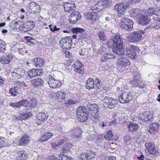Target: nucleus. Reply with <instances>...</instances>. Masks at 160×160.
Wrapping results in <instances>:
<instances>
[{"instance_id":"obj_25","label":"nucleus","mask_w":160,"mask_h":160,"mask_svg":"<svg viewBox=\"0 0 160 160\" xmlns=\"http://www.w3.org/2000/svg\"><path fill=\"white\" fill-rule=\"evenodd\" d=\"M30 137L27 134L23 135L21 138L19 143L21 146H25L27 145L30 141Z\"/></svg>"},{"instance_id":"obj_21","label":"nucleus","mask_w":160,"mask_h":160,"mask_svg":"<svg viewBox=\"0 0 160 160\" xmlns=\"http://www.w3.org/2000/svg\"><path fill=\"white\" fill-rule=\"evenodd\" d=\"M138 20L141 24L144 25L148 23L150 19L148 17V15L146 13H144L143 15L141 14Z\"/></svg>"},{"instance_id":"obj_20","label":"nucleus","mask_w":160,"mask_h":160,"mask_svg":"<svg viewBox=\"0 0 160 160\" xmlns=\"http://www.w3.org/2000/svg\"><path fill=\"white\" fill-rule=\"evenodd\" d=\"M140 9L136 8L132 10L130 12V17L135 20L138 19L141 16Z\"/></svg>"},{"instance_id":"obj_60","label":"nucleus","mask_w":160,"mask_h":160,"mask_svg":"<svg viewBox=\"0 0 160 160\" xmlns=\"http://www.w3.org/2000/svg\"><path fill=\"white\" fill-rule=\"evenodd\" d=\"M94 82V85L97 84L98 83H101L102 82L101 80L98 78H97L95 80Z\"/></svg>"},{"instance_id":"obj_39","label":"nucleus","mask_w":160,"mask_h":160,"mask_svg":"<svg viewBox=\"0 0 160 160\" xmlns=\"http://www.w3.org/2000/svg\"><path fill=\"white\" fill-rule=\"evenodd\" d=\"M104 138L108 140H114L116 139L114 137L111 131H109L107 132L104 136Z\"/></svg>"},{"instance_id":"obj_27","label":"nucleus","mask_w":160,"mask_h":160,"mask_svg":"<svg viewBox=\"0 0 160 160\" xmlns=\"http://www.w3.org/2000/svg\"><path fill=\"white\" fill-rule=\"evenodd\" d=\"M113 52L119 55H123L125 53L124 50L122 45L114 47L112 48Z\"/></svg>"},{"instance_id":"obj_33","label":"nucleus","mask_w":160,"mask_h":160,"mask_svg":"<svg viewBox=\"0 0 160 160\" xmlns=\"http://www.w3.org/2000/svg\"><path fill=\"white\" fill-rule=\"evenodd\" d=\"M33 61V64L37 67H42L44 65V60L40 58H35Z\"/></svg>"},{"instance_id":"obj_30","label":"nucleus","mask_w":160,"mask_h":160,"mask_svg":"<svg viewBox=\"0 0 160 160\" xmlns=\"http://www.w3.org/2000/svg\"><path fill=\"white\" fill-rule=\"evenodd\" d=\"M145 147L149 153L154 155L156 153L155 148L152 144L146 143L145 144Z\"/></svg>"},{"instance_id":"obj_16","label":"nucleus","mask_w":160,"mask_h":160,"mask_svg":"<svg viewBox=\"0 0 160 160\" xmlns=\"http://www.w3.org/2000/svg\"><path fill=\"white\" fill-rule=\"evenodd\" d=\"M117 63L118 65L122 67H125L130 64L129 59L125 57L120 58L117 60Z\"/></svg>"},{"instance_id":"obj_52","label":"nucleus","mask_w":160,"mask_h":160,"mask_svg":"<svg viewBox=\"0 0 160 160\" xmlns=\"http://www.w3.org/2000/svg\"><path fill=\"white\" fill-rule=\"evenodd\" d=\"M18 156L22 159L25 160L27 158V154L24 152L21 151L18 153Z\"/></svg>"},{"instance_id":"obj_2","label":"nucleus","mask_w":160,"mask_h":160,"mask_svg":"<svg viewBox=\"0 0 160 160\" xmlns=\"http://www.w3.org/2000/svg\"><path fill=\"white\" fill-rule=\"evenodd\" d=\"M120 27L128 31H131L132 28L133 22L129 19L122 18L119 23Z\"/></svg>"},{"instance_id":"obj_63","label":"nucleus","mask_w":160,"mask_h":160,"mask_svg":"<svg viewBox=\"0 0 160 160\" xmlns=\"http://www.w3.org/2000/svg\"><path fill=\"white\" fill-rule=\"evenodd\" d=\"M66 140V138H64L62 139H61L60 141L58 142H59L60 145L62 144L63 143H64L65 142Z\"/></svg>"},{"instance_id":"obj_62","label":"nucleus","mask_w":160,"mask_h":160,"mask_svg":"<svg viewBox=\"0 0 160 160\" xmlns=\"http://www.w3.org/2000/svg\"><path fill=\"white\" fill-rule=\"evenodd\" d=\"M102 83H98L97 84H95V87L96 88L98 89H99L102 86Z\"/></svg>"},{"instance_id":"obj_53","label":"nucleus","mask_w":160,"mask_h":160,"mask_svg":"<svg viewBox=\"0 0 160 160\" xmlns=\"http://www.w3.org/2000/svg\"><path fill=\"white\" fill-rule=\"evenodd\" d=\"M77 102L75 100H73L72 99H70L66 101V103L69 105H72L75 104Z\"/></svg>"},{"instance_id":"obj_4","label":"nucleus","mask_w":160,"mask_h":160,"mask_svg":"<svg viewBox=\"0 0 160 160\" xmlns=\"http://www.w3.org/2000/svg\"><path fill=\"white\" fill-rule=\"evenodd\" d=\"M118 100L121 103H126L132 99V93L125 91H122L118 97Z\"/></svg>"},{"instance_id":"obj_43","label":"nucleus","mask_w":160,"mask_h":160,"mask_svg":"<svg viewBox=\"0 0 160 160\" xmlns=\"http://www.w3.org/2000/svg\"><path fill=\"white\" fill-rule=\"evenodd\" d=\"M5 50V43L3 40L0 39V52H4Z\"/></svg>"},{"instance_id":"obj_6","label":"nucleus","mask_w":160,"mask_h":160,"mask_svg":"<svg viewBox=\"0 0 160 160\" xmlns=\"http://www.w3.org/2000/svg\"><path fill=\"white\" fill-rule=\"evenodd\" d=\"M102 100L104 102V105L110 108L114 107L117 102V100L109 97L104 96L102 98Z\"/></svg>"},{"instance_id":"obj_32","label":"nucleus","mask_w":160,"mask_h":160,"mask_svg":"<svg viewBox=\"0 0 160 160\" xmlns=\"http://www.w3.org/2000/svg\"><path fill=\"white\" fill-rule=\"evenodd\" d=\"M12 55L10 54L7 55L6 57H3L1 58V62L4 64H8L12 60Z\"/></svg>"},{"instance_id":"obj_56","label":"nucleus","mask_w":160,"mask_h":160,"mask_svg":"<svg viewBox=\"0 0 160 160\" xmlns=\"http://www.w3.org/2000/svg\"><path fill=\"white\" fill-rule=\"evenodd\" d=\"M44 135L45 136V137H46L47 139L48 140V139L51 138V137L52 136L53 134L50 132H47L45 133Z\"/></svg>"},{"instance_id":"obj_9","label":"nucleus","mask_w":160,"mask_h":160,"mask_svg":"<svg viewBox=\"0 0 160 160\" xmlns=\"http://www.w3.org/2000/svg\"><path fill=\"white\" fill-rule=\"evenodd\" d=\"M146 29L144 30H140L133 32L130 36L132 42H138L141 40L142 38V34L145 32Z\"/></svg>"},{"instance_id":"obj_15","label":"nucleus","mask_w":160,"mask_h":160,"mask_svg":"<svg viewBox=\"0 0 160 160\" xmlns=\"http://www.w3.org/2000/svg\"><path fill=\"white\" fill-rule=\"evenodd\" d=\"M48 115L47 113L46 114L45 112H39L37 116V122L38 124H41L42 122H44L47 120Z\"/></svg>"},{"instance_id":"obj_7","label":"nucleus","mask_w":160,"mask_h":160,"mask_svg":"<svg viewBox=\"0 0 160 160\" xmlns=\"http://www.w3.org/2000/svg\"><path fill=\"white\" fill-rule=\"evenodd\" d=\"M139 48L138 47L130 45L126 49V55L131 59L135 58L137 57L135 50H138Z\"/></svg>"},{"instance_id":"obj_24","label":"nucleus","mask_w":160,"mask_h":160,"mask_svg":"<svg viewBox=\"0 0 160 160\" xmlns=\"http://www.w3.org/2000/svg\"><path fill=\"white\" fill-rule=\"evenodd\" d=\"M159 124L158 123L153 122L149 125V132L152 134H155L158 129Z\"/></svg>"},{"instance_id":"obj_11","label":"nucleus","mask_w":160,"mask_h":160,"mask_svg":"<svg viewBox=\"0 0 160 160\" xmlns=\"http://www.w3.org/2000/svg\"><path fill=\"white\" fill-rule=\"evenodd\" d=\"M62 5L64 6V10L66 12L71 13L74 12L76 9V5L73 2L70 3L64 2L62 3Z\"/></svg>"},{"instance_id":"obj_64","label":"nucleus","mask_w":160,"mask_h":160,"mask_svg":"<svg viewBox=\"0 0 160 160\" xmlns=\"http://www.w3.org/2000/svg\"><path fill=\"white\" fill-rule=\"evenodd\" d=\"M108 159L109 160H116V158L114 156H111L108 157Z\"/></svg>"},{"instance_id":"obj_34","label":"nucleus","mask_w":160,"mask_h":160,"mask_svg":"<svg viewBox=\"0 0 160 160\" xmlns=\"http://www.w3.org/2000/svg\"><path fill=\"white\" fill-rule=\"evenodd\" d=\"M37 104V102L35 98H32L29 101L26 106V108L27 109H32L35 107Z\"/></svg>"},{"instance_id":"obj_38","label":"nucleus","mask_w":160,"mask_h":160,"mask_svg":"<svg viewBox=\"0 0 160 160\" xmlns=\"http://www.w3.org/2000/svg\"><path fill=\"white\" fill-rule=\"evenodd\" d=\"M66 150L64 149L59 156V160H71V157H68L65 154Z\"/></svg>"},{"instance_id":"obj_55","label":"nucleus","mask_w":160,"mask_h":160,"mask_svg":"<svg viewBox=\"0 0 160 160\" xmlns=\"http://www.w3.org/2000/svg\"><path fill=\"white\" fill-rule=\"evenodd\" d=\"M48 140V139H47L45 136L44 135H43L41 136V137L38 140V141L40 142H43L46 141Z\"/></svg>"},{"instance_id":"obj_8","label":"nucleus","mask_w":160,"mask_h":160,"mask_svg":"<svg viewBox=\"0 0 160 160\" xmlns=\"http://www.w3.org/2000/svg\"><path fill=\"white\" fill-rule=\"evenodd\" d=\"M129 8L128 3H118L114 6V9L118 13L122 15L124 14L126 9Z\"/></svg>"},{"instance_id":"obj_29","label":"nucleus","mask_w":160,"mask_h":160,"mask_svg":"<svg viewBox=\"0 0 160 160\" xmlns=\"http://www.w3.org/2000/svg\"><path fill=\"white\" fill-rule=\"evenodd\" d=\"M145 13L150 16H151L153 15L155 16H160V11H159V9L157 11L156 10H155L153 8H151L147 10Z\"/></svg>"},{"instance_id":"obj_45","label":"nucleus","mask_w":160,"mask_h":160,"mask_svg":"<svg viewBox=\"0 0 160 160\" xmlns=\"http://www.w3.org/2000/svg\"><path fill=\"white\" fill-rule=\"evenodd\" d=\"M88 159L89 160H94L95 156L96 155L95 152L91 151L90 150H88Z\"/></svg>"},{"instance_id":"obj_58","label":"nucleus","mask_w":160,"mask_h":160,"mask_svg":"<svg viewBox=\"0 0 160 160\" xmlns=\"http://www.w3.org/2000/svg\"><path fill=\"white\" fill-rule=\"evenodd\" d=\"M140 0H129L128 3H129V2H130L132 4H134L136 3L139 2H140Z\"/></svg>"},{"instance_id":"obj_13","label":"nucleus","mask_w":160,"mask_h":160,"mask_svg":"<svg viewBox=\"0 0 160 160\" xmlns=\"http://www.w3.org/2000/svg\"><path fill=\"white\" fill-rule=\"evenodd\" d=\"M34 23L32 21H27L22 24L20 28L24 32H26L32 29L34 27Z\"/></svg>"},{"instance_id":"obj_19","label":"nucleus","mask_w":160,"mask_h":160,"mask_svg":"<svg viewBox=\"0 0 160 160\" xmlns=\"http://www.w3.org/2000/svg\"><path fill=\"white\" fill-rule=\"evenodd\" d=\"M27 104L28 101L27 100H22L18 102L12 103L10 104V106L18 108H20L21 106H25L26 108Z\"/></svg>"},{"instance_id":"obj_36","label":"nucleus","mask_w":160,"mask_h":160,"mask_svg":"<svg viewBox=\"0 0 160 160\" xmlns=\"http://www.w3.org/2000/svg\"><path fill=\"white\" fill-rule=\"evenodd\" d=\"M86 88L88 89L94 88V82L92 78H89L88 79L86 83Z\"/></svg>"},{"instance_id":"obj_23","label":"nucleus","mask_w":160,"mask_h":160,"mask_svg":"<svg viewBox=\"0 0 160 160\" xmlns=\"http://www.w3.org/2000/svg\"><path fill=\"white\" fill-rule=\"evenodd\" d=\"M88 108L87 109L90 110V115L91 114H92V112H93V113H95L96 116H97V114H98V112L99 109V107L95 104L93 103V104H89L88 105Z\"/></svg>"},{"instance_id":"obj_41","label":"nucleus","mask_w":160,"mask_h":160,"mask_svg":"<svg viewBox=\"0 0 160 160\" xmlns=\"http://www.w3.org/2000/svg\"><path fill=\"white\" fill-rule=\"evenodd\" d=\"M71 31L73 33L75 34L82 33L85 31L84 29L77 27L72 28V29Z\"/></svg>"},{"instance_id":"obj_28","label":"nucleus","mask_w":160,"mask_h":160,"mask_svg":"<svg viewBox=\"0 0 160 160\" xmlns=\"http://www.w3.org/2000/svg\"><path fill=\"white\" fill-rule=\"evenodd\" d=\"M115 55L109 52L102 55L101 58V61L102 62H105L110 59H112L115 58Z\"/></svg>"},{"instance_id":"obj_17","label":"nucleus","mask_w":160,"mask_h":160,"mask_svg":"<svg viewBox=\"0 0 160 160\" xmlns=\"http://www.w3.org/2000/svg\"><path fill=\"white\" fill-rule=\"evenodd\" d=\"M123 40L122 38L119 35H116L113 38V46L117 47L122 45Z\"/></svg>"},{"instance_id":"obj_50","label":"nucleus","mask_w":160,"mask_h":160,"mask_svg":"<svg viewBox=\"0 0 160 160\" xmlns=\"http://www.w3.org/2000/svg\"><path fill=\"white\" fill-rule=\"evenodd\" d=\"M15 71H16V72H13V75H16V74H17L18 75H21L23 74V73H24V71L22 69L19 68H16L15 70Z\"/></svg>"},{"instance_id":"obj_40","label":"nucleus","mask_w":160,"mask_h":160,"mask_svg":"<svg viewBox=\"0 0 160 160\" xmlns=\"http://www.w3.org/2000/svg\"><path fill=\"white\" fill-rule=\"evenodd\" d=\"M9 93L12 96L15 97L18 96L19 94L18 91V88L15 87L10 88L9 90Z\"/></svg>"},{"instance_id":"obj_49","label":"nucleus","mask_w":160,"mask_h":160,"mask_svg":"<svg viewBox=\"0 0 160 160\" xmlns=\"http://www.w3.org/2000/svg\"><path fill=\"white\" fill-rule=\"evenodd\" d=\"M25 38L27 42H30L32 44H34L36 42V40L32 38L27 36L25 37Z\"/></svg>"},{"instance_id":"obj_48","label":"nucleus","mask_w":160,"mask_h":160,"mask_svg":"<svg viewBox=\"0 0 160 160\" xmlns=\"http://www.w3.org/2000/svg\"><path fill=\"white\" fill-rule=\"evenodd\" d=\"M32 115V114L31 112L27 113H24L21 115V117L23 119H27L30 117Z\"/></svg>"},{"instance_id":"obj_3","label":"nucleus","mask_w":160,"mask_h":160,"mask_svg":"<svg viewBox=\"0 0 160 160\" xmlns=\"http://www.w3.org/2000/svg\"><path fill=\"white\" fill-rule=\"evenodd\" d=\"M46 80L48 82L49 87L53 88H58L62 85L60 81H58V80L53 78L50 75L47 76Z\"/></svg>"},{"instance_id":"obj_26","label":"nucleus","mask_w":160,"mask_h":160,"mask_svg":"<svg viewBox=\"0 0 160 160\" xmlns=\"http://www.w3.org/2000/svg\"><path fill=\"white\" fill-rule=\"evenodd\" d=\"M43 82V81L41 78H36L30 81L31 84L36 88L41 86Z\"/></svg>"},{"instance_id":"obj_46","label":"nucleus","mask_w":160,"mask_h":160,"mask_svg":"<svg viewBox=\"0 0 160 160\" xmlns=\"http://www.w3.org/2000/svg\"><path fill=\"white\" fill-rule=\"evenodd\" d=\"M102 0L99 1L98 3L96 5V9L97 8H98L100 10H102L105 8V5H104Z\"/></svg>"},{"instance_id":"obj_5","label":"nucleus","mask_w":160,"mask_h":160,"mask_svg":"<svg viewBox=\"0 0 160 160\" xmlns=\"http://www.w3.org/2000/svg\"><path fill=\"white\" fill-rule=\"evenodd\" d=\"M72 39L71 37H66L62 38L60 42V44L62 45L63 49H69L72 45Z\"/></svg>"},{"instance_id":"obj_12","label":"nucleus","mask_w":160,"mask_h":160,"mask_svg":"<svg viewBox=\"0 0 160 160\" xmlns=\"http://www.w3.org/2000/svg\"><path fill=\"white\" fill-rule=\"evenodd\" d=\"M72 67L74 68V70L76 74H82L84 73V67L79 61L75 62Z\"/></svg>"},{"instance_id":"obj_51","label":"nucleus","mask_w":160,"mask_h":160,"mask_svg":"<svg viewBox=\"0 0 160 160\" xmlns=\"http://www.w3.org/2000/svg\"><path fill=\"white\" fill-rule=\"evenodd\" d=\"M81 159L82 160H89L88 159V150L87 152V153H82L81 155Z\"/></svg>"},{"instance_id":"obj_14","label":"nucleus","mask_w":160,"mask_h":160,"mask_svg":"<svg viewBox=\"0 0 160 160\" xmlns=\"http://www.w3.org/2000/svg\"><path fill=\"white\" fill-rule=\"evenodd\" d=\"M69 17L70 22L72 23H74L78 19L81 18V15L78 12L74 11L71 13V14L69 16Z\"/></svg>"},{"instance_id":"obj_61","label":"nucleus","mask_w":160,"mask_h":160,"mask_svg":"<svg viewBox=\"0 0 160 160\" xmlns=\"http://www.w3.org/2000/svg\"><path fill=\"white\" fill-rule=\"evenodd\" d=\"M102 1L104 5H105V7L106 6H110L111 5V4L109 2H104V1H106L105 0H102Z\"/></svg>"},{"instance_id":"obj_47","label":"nucleus","mask_w":160,"mask_h":160,"mask_svg":"<svg viewBox=\"0 0 160 160\" xmlns=\"http://www.w3.org/2000/svg\"><path fill=\"white\" fill-rule=\"evenodd\" d=\"M7 139L4 137H0V148H2L5 146V143Z\"/></svg>"},{"instance_id":"obj_22","label":"nucleus","mask_w":160,"mask_h":160,"mask_svg":"<svg viewBox=\"0 0 160 160\" xmlns=\"http://www.w3.org/2000/svg\"><path fill=\"white\" fill-rule=\"evenodd\" d=\"M41 69H32L29 70L27 73L29 77L32 78L40 75Z\"/></svg>"},{"instance_id":"obj_18","label":"nucleus","mask_w":160,"mask_h":160,"mask_svg":"<svg viewBox=\"0 0 160 160\" xmlns=\"http://www.w3.org/2000/svg\"><path fill=\"white\" fill-rule=\"evenodd\" d=\"M71 132L72 136L74 138H80L82 136V132L78 127L72 128Z\"/></svg>"},{"instance_id":"obj_10","label":"nucleus","mask_w":160,"mask_h":160,"mask_svg":"<svg viewBox=\"0 0 160 160\" xmlns=\"http://www.w3.org/2000/svg\"><path fill=\"white\" fill-rule=\"evenodd\" d=\"M139 117L143 122L152 121L153 120L152 115L150 112L146 111L140 114Z\"/></svg>"},{"instance_id":"obj_44","label":"nucleus","mask_w":160,"mask_h":160,"mask_svg":"<svg viewBox=\"0 0 160 160\" xmlns=\"http://www.w3.org/2000/svg\"><path fill=\"white\" fill-rule=\"evenodd\" d=\"M98 36L99 38L102 41H104L107 39L105 32L101 31H99L98 32Z\"/></svg>"},{"instance_id":"obj_1","label":"nucleus","mask_w":160,"mask_h":160,"mask_svg":"<svg viewBox=\"0 0 160 160\" xmlns=\"http://www.w3.org/2000/svg\"><path fill=\"white\" fill-rule=\"evenodd\" d=\"M90 111L83 106H79L77 109L76 115L78 120L81 122H84L87 121L88 116H90Z\"/></svg>"},{"instance_id":"obj_54","label":"nucleus","mask_w":160,"mask_h":160,"mask_svg":"<svg viewBox=\"0 0 160 160\" xmlns=\"http://www.w3.org/2000/svg\"><path fill=\"white\" fill-rule=\"evenodd\" d=\"M48 140V139H47L45 136L44 135H43L41 136V137L38 140V141L40 142H43L46 141Z\"/></svg>"},{"instance_id":"obj_31","label":"nucleus","mask_w":160,"mask_h":160,"mask_svg":"<svg viewBox=\"0 0 160 160\" xmlns=\"http://www.w3.org/2000/svg\"><path fill=\"white\" fill-rule=\"evenodd\" d=\"M97 15L98 14L96 12H93L91 13H87L86 15V17L88 19H90L92 21L94 22L96 19Z\"/></svg>"},{"instance_id":"obj_42","label":"nucleus","mask_w":160,"mask_h":160,"mask_svg":"<svg viewBox=\"0 0 160 160\" xmlns=\"http://www.w3.org/2000/svg\"><path fill=\"white\" fill-rule=\"evenodd\" d=\"M128 128L131 131H136L138 128V126L136 123L131 122L128 125Z\"/></svg>"},{"instance_id":"obj_35","label":"nucleus","mask_w":160,"mask_h":160,"mask_svg":"<svg viewBox=\"0 0 160 160\" xmlns=\"http://www.w3.org/2000/svg\"><path fill=\"white\" fill-rule=\"evenodd\" d=\"M56 96L60 101L62 102L66 98V93L64 91H60L57 92Z\"/></svg>"},{"instance_id":"obj_37","label":"nucleus","mask_w":160,"mask_h":160,"mask_svg":"<svg viewBox=\"0 0 160 160\" xmlns=\"http://www.w3.org/2000/svg\"><path fill=\"white\" fill-rule=\"evenodd\" d=\"M132 83L133 86L135 87H138L140 88H142L145 86L142 83H140L138 79H134L132 81Z\"/></svg>"},{"instance_id":"obj_57","label":"nucleus","mask_w":160,"mask_h":160,"mask_svg":"<svg viewBox=\"0 0 160 160\" xmlns=\"http://www.w3.org/2000/svg\"><path fill=\"white\" fill-rule=\"evenodd\" d=\"M60 145V144L59 143V142H58V143L57 144L56 143H52V147L56 149Z\"/></svg>"},{"instance_id":"obj_59","label":"nucleus","mask_w":160,"mask_h":160,"mask_svg":"<svg viewBox=\"0 0 160 160\" xmlns=\"http://www.w3.org/2000/svg\"><path fill=\"white\" fill-rule=\"evenodd\" d=\"M107 43L109 47H111L113 46V39L112 40H110L107 42Z\"/></svg>"}]
</instances>
